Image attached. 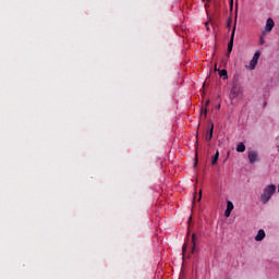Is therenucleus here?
Instances as JSON below:
<instances>
[{"instance_id": "nucleus-11", "label": "nucleus", "mask_w": 279, "mask_h": 279, "mask_svg": "<svg viewBox=\"0 0 279 279\" xmlns=\"http://www.w3.org/2000/svg\"><path fill=\"white\" fill-rule=\"evenodd\" d=\"M217 160H219V150H217L216 154L214 155V158L211 160V165L213 166L217 165Z\"/></svg>"}, {"instance_id": "nucleus-6", "label": "nucleus", "mask_w": 279, "mask_h": 279, "mask_svg": "<svg viewBox=\"0 0 279 279\" xmlns=\"http://www.w3.org/2000/svg\"><path fill=\"white\" fill-rule=\"evenodd\" d=\"M241 94V88L238 86H233L230 90L229 97L230 99H236V97Z\"/></svg>"}, {"instance_id": "nucleus-19", "label": "nucleus", "mask_w": 279, "mask_h": 279, "mask_svg": "<svg viewBox=\"0 0 279 279\" xmlns=\"http://www.w3.org/2000/svg\"><path fill=\"white\" fill-rule=\"evenodd\" d=\"M219 108H221V105L220 104L216 105V110H219Z\"/></svg>"}, {"instance_id": "nucleus-15", "label": "nucleus", "mask_w": 279, "mask_h": 279, "mask_svg": "<svg viewBox=\"0 0 279 279\" xmlns=\"http://www.w3.org/2000/svg\"><path fill=\"white\" fill-rule=\"evenodd\" d=\"M193 245L195 246V234L192 235Z\"/></svg>"}, {"instance_id": "nucleus-7", "label": "nucleus", "mask_w": 279, "mask_h": 279, "mask_svg": "<svg viewBox=\"0 0 279 279\" xmlns=\"http://www.w3.org/2000/svg\"><path fill=\"white\" fill-rule=\"evenodd\" d=\"M265 236H266L265 230L259 229L255 236V241H257V243H258V242L263 241L265 239Z\"/></svg>"}, {"instance_id": "nucleus-18", "label": "nucleus", "mask_w": 279, "mask_h": 279, "mask_svg": "<svg viewBox=\"0 0 279 279\" xmlns=\"http://www.w3.org/2000/svg\"><path fill=\"white\" fill-rule=\"evenodd\" d=\"M208 106H210V100L206 101V108H208Z\"/></svg>"}, {"instance_id": "nucleus-3", "label": "nucleus", "mask_w": 279, "mask_h": 279, "mask_svg": "<svg viewBox=\"0 0 279 279\" xmlns=\"http://www.w3.org/2000/svg\"><path fill=\"white\" fill-rule=\"evenodd\" d=\"M259 58H260V52L259 51L255 52L254 56H253V59L250 62V70L251 71H254V69H256V64H258Z\"/></svg>"}, {"instance_id": "nucleus-2", "label": "nucleus", "mask_w": 279, "mask_h": 279, "mask_svg": "<svg viewBox=\"0 0 279 279\" xmlns=\"http://www.w3.org/2000/svg\"><path fill=\"white\" fill-rule=\"evenodd\" d=\"M247 156H248V162L251 165H255V162H259L260 161V158H258V151H256V150H250L247 153Z\"/></svg>"}, {"instance_id": "nucleus-13", "label": "nucleus", "mask_w": 279, "mask_h": 279, "mask_svg": "<svg viewBox=\"0 0 279 279\" xmlns=\"http://www.w3.org/2000/svg\"><path fill=\"white\" fill-rule=\"evenodd\" d=\"M231 213H232L231 210L226 209V211H225V217H230Z\"/></svg>"}, {"instance_id": "nucleus-10", "label": "nucleus", "mask_w": 279, "mask_h": 279, "mask_svg": "<svg viewBox=\"0 0 279 279\" xmlns=\"http://www.w3.org/2000/svg\"><path fill=\"white\" fill-rule=\"evenodd\" d=\"M218 73L219 76L222 77V80H228V71L226 69L220 70Z\"/></svg>"}, {"instance_id": "nucleus-21", "label": "nucleus", "mask_w": 279, "mask_h": 279, "mask_svg": "<svg viewBox=\"0 0 279 279\" xmlns=\"http://www.w3.org/2000/svg\"><path fill=\"white\" fill-rule=\"evenodd\" d=\"M215 71H217L218 73H219V71H220L219 69H217V64L215 65Z\"/></svg>"}, {"instance_id": "nucleus-5", "label": "nucleus", "mask_w": 279, "mask_h": 279, "mask_svg": "<svg viewBox=\"0 0 279 279\" xmlns=\"http://www.w3.org/2000/svg\"><path fill=\"white\" fill-rule=\"evenodd\" d=\"M276 26V22H274V19L268 17L266 21L265 32L269 33L274 27Z\"/></svg>"}, {"instance_id": "nucleus-23", "label": "nucleus", "mask_w": 279, "mask_h": 279, "mask_svg": "<svg viewBox=\"0 0 279 279\" xmlns=\"http://www.w3.org/2000/svg\"><path fill=\"white\" fill-rule=\"evenodd\" d=\"M228 27H230V22L228 23Z\"/></svg>"}, {"instance_id": "nucleus-16", "label": "nucleus", "mask_w": 279, "mask_h": 279, "mask_svg": "<svg viewBox=\"0 0 279 279\" xmlns=\"http://www.w3.org/2000/svg\"><path fill=\"white\" fill-rule=\"evenodd\" d=\"M182 252H183V254H184V252H186V244L183 245Z\"/></svg>"}, {"instance_id": "nucleus-20", "label": "nucleus", "mask_w": 279, "mask_h": 279, "mask_svg": "<svg viewBox=\"0 0 279 279\" xmlns=\"http://www.w3.org/2000/svg\"><path fill=\"white\" fill-rule=\"evenodd\" d=\"M207 112H208V109L205 108L204 109L205 117H206Z\"/></svg>"}, {"instance_id": "nucleus-1", "label": "nucleus", "mask_w": 279, "mask_h": 279, "mask_svg": "<svg viewBox=\"0 0 279 279\" xmlns=\"http://www.w3.org/2000/svg\"><path fill=\"white\" fill-rule=\"evenodd\" d=\"M277 186L274 183L266 185L260 194L262 204H269V201L276 195Z\"/></svg>"}, {"instance_id": "nucleus-8", "label": "nucleus", "mask_w": 279, "mask_h": 279, "mask_svg": "<svg viewBox=\"0 0 279 279\" xmlns=\"http://www.w3.org/2000/svg\"><path fill=\"white\" fill-rule=\"evenodd\" d=\"M236 151L239 154H243V151H245V144L243 142H240L238 145H236Z\"/></svg>"}, {"instance_id": "nucleus-9", "label": "nucleus", "mask_w": 279, "mask_h": 279, "mask_svg": "<svg viewBox=\"0 0 279 279\" xmlns=\"http://www.w3.org/2000/svg\"><path fill=\"white\" fill-rule=\"evenodd\" d=\"M213 130H215V124L211 123V126L209 129V131L207 132L206 135V141H211L213 140Z\"/></svg>"}, {"instance_id": "nucleus-4", "label": "nucleus", "mask_w": 279, "mask_h": 279, "mask_svg": "<svg viewBox=\"0 0 279 279\" xmlns=\"http://www.w3.org/2000/svg\"><path fill=\"white\" fill-rule=\"evenodd\" d=\"M236 32V24H234L233 29L231 32V38L230 41L228 44V52L232 53V48L234 47V34Z\"/></svg>"}, {"instance_id": "nucleus-24", "label": "nucleus", "mask_w": 279, "mask_h": 279, "mask_svg": "<svg viewBox=\"0 0 279 279\" xmlns=\"http://www.w3.org/2000/svg\"><path fill=\"white\" fill-rule=\"evenodd\" d=\"M192 252H195V247L192 250Z\"/></svg>"}, {"instance_id": "nucleus-12", "label": "nucleus", "mask_w": 279, "mask_h": 279, "mask_svg": "<svg viewBox=\"0 0 279 279\" xmlns=\"http://www.w3.org/2000/svg\"><path fill=\"white\" fill-rule=\"evenodd\" d=\"M227 210H234V204L232 203V201L227 202Z\"/></svg>"}, {"instance_id": "nucleus-22", "label": "nucleus", "mask_w": 279, "mask_h": 279, "mask_svg": "<svg viewBox=\"0 0 279 279\" xmlns=\"http://www.w3.org/2000/svg\"><path fill=\"white\" fill-rule=\"evenodd\" d=\"M206 27H207V29H210V28L208 27V23H206Z\"/></svg>"}, {"instance_id": "nucleus-14", "label": "nucleus", "mask_w": 279, "mask_h": 279, "mask_svg": "<svg viewBox=\"0 0 279 279\" xmlns=\"http://www.w3.org/2000/svg\"><path fill=\"white\" fill-rule=\"evenodd\" d=\"M259 45H265V38L264 37L259 38Z\"/></svg>"}, {"instance_id": "nucleus-17", "label": "nucleus", "mask_w": 279, "mask_h": 279, "mask_svg": "<svg viewBox=\"0 0 279 279\" xmlns=\"http://www.w3.org/2000/svg\"><path fill=\"white\" fill-rule=\"evenodd\" d=\"M198 202H202V191H199Z\"/></svg>"}]
</instances>
